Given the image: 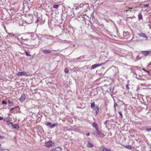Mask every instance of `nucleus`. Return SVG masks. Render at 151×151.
Segmentation results:
<instances>
[{"label":"nucleus","instance_id":"f257e3e1","mask_svg":"<svg viewBox=\"0 0 151 151\" xmlns=\"http://www.w3.org/2000/svg\"><path fill=\"white\" fill-rule=\"evenodd\" d=\"M27 35H24L20 37V39L22 40L21 41L22 43H24L25 42H26L29 39L27 38Z\"/></svg>","mask_w":151,"mask_h":151},{"label":"nucleus","instance_id":"f03ea898","mask_svg":"<svg viewBox=\"0 0 151 151\" xmlns=\"http://www.w3.org/2000/svg\"><path fill=\"white\" fill-rule=\"evenodd\" d=\"M33 19V15L32 14H29L28 16L27 17V20L28 23H30L32 22Z\"/></svg>","mask_w":151,"mask_h":151},{"label":"nucleus","instance_id":"7ed1b4c3","mask_svg":"<svg viewBox=\"0 0 151 151\" xmlns=\"http://www.w3.org/2000/svg\"><path fill=\"white\" fill-rule=\"evenodd\" d=\"M151 52V51L148 50L142 51L141 52L142 54L145 56H147L149 54H150Z\"/></svg>","mask_w":151,"mask_h":151},{"label":"nucleus","instance_id":"20e7f679","mask_svg":"<svg viewBox=\"0 0 151 151\" xmlns=\"http://www.w3.org/2000/svg\"><path fill=\"white\" fill-rule=\"evenodd\" d=\"M137 34L141 37H145L146 38L145 40H148V37L145 33H137Z\"/></svg>","mask_w":151,"mask_h":151},{"label":"nucleus","instance_id":"39448f33","mask_svg":"<svg viewBox=\"0 0 151 151\" xmlns=\"http://www.w3.org/2000/svg\"><path fill=\"white\" fill-rule=\"evenodd\" d=\"M102 65H103V63H101L99 64H95L92 65L91 67V69H93L98 67L101 66Z\"/></svg>","mask_w":151,"mask_h":151},{"label":"nucleus","instance_id":"423d86ee","mask_svg":"<svg viewBox=\"0 0 151 151\" xmlns=\"http://www.w3.org/2000/svg\"><path fill=\"white\" fill-rule=\"evenodd\" d=\"M51 151H62V148L60 147H58L51 149Z\"/></svg>","mask_w":151,"mask_h":151},{"label":"nucleus","instance_id":"0eeeda50","mask_svg":"<svg viewBox=\"0 0 151 151\" xmlns=\"http://www.w3.org/2000/svg\"><path fill=\"white\" fill-rule=\"evenodd\" d=\"M93 109L94 110L95 112V115L96 116L99 112V108L98 106L95 107Z\"/></svg>","mask_w":151,"mask_h":151},{"label":"nucleus","instance_id":"6e6552de","mask_svg":"<svg viewBox=\"0 0 151 151\" xmlns=\"http://www.w3.org/2000/svg\"><path fill=\"white\" fill-rule=\"evenodd\" d=\"M53 143L51 141H49L45 142L46 146L47 147H50L52 145Z\"/></svg>","mask_w":151,"mask_h":151},{"label":"nucleus","instance_id":"1a4fd4ad","mask_svg":"<svg viewBox=\"0 0 151 151\" xmlns=\"http://www.w3.org/2000/svg\"><path fill=\"white\" fill-rule=\"evenodd\" d=\"M17 75L18 76H23V75H25L27 76H28L26 73L25 71H23V72H19L17 74Z\"/></svg>","mask_w":151,"mask_h":151},{"label":"nucleus","instance_id":"9d476101","mask_svg":"<svg viewBox=\"0 0 151 151\" xmlns=\"http://www.w3.org/2000/svg\"><path fill=\"white\" fill-rule=\"evenodd\" d=\"M26 99V96L24 94H23L19 98V100L22 102L24 101Z\"/></svg>","mask_w":151,"mask_h":151},{"label":"nucleus","instance_id":"9b49d317","mask_svg":"<svg viewBox=\"0 0 151 151\" xmlns=\"http://www.w3.org/2000/svg\"><path fill=\"white\" fill-rule=\"evenodd\" d=\"M42 51L43 53L45 54L50 53L51 52V51L50 50L46 49L42 50Z\"/></svg>","mask_w":151,"mask_h":151},{"label":"nucleus","instance_id":"f8f14e48","mask_svg":"<svg viewBox=\"0 0 151 151\" xmlns=\"http://www.w3.org/2000/svg\"><path fill=\"white\" fill-rule=\"evenodd\" d=\"M93 145L90 142H88L87 144V146L88 147H93Z\"/></svg>","mask_w":151,"mask_h":151},{"label":"nucleus","instance_id":"ddd939ff","mask_svg":"<svg viewBox=\"0 0 151 151\" xmlns=\"http://www.w3.org/2000/svg\"><path fill=\"white\" fill-rule=\"evenodd\" d=\"M138 19L139 20H142L143 19L142 15L141 13H139L138 15Z\"/></svg>","mask_w":151,"mask_h":151},{"label":"nucleus","instance_id":"4468645a","mask_svg":"<svg viewBox=\"0 0 151 151\" xmlns=\"http://www.w3.org/2000/svg\"><path fill=\"white\" fill-rule=\"evenodd\" d=\"M12 126L13 127V128L14 129H18L19 128V127L18 125H17L16 124H14L12 125Z\"/></svg>","mask_w":151,"mask_h":151},{"label":"nucleus","instance_id":"2eb2a0df","mask_svg":"<svg viewBox=\"0 0 151 151\" xmlns=\"http://www.w3.org/2000/svg\"><path fill=\"white\" fill-rule=\"evenodd\" d=\"M114 90V88H113V89L110 88V89L109 93L111 94V96L112 97V96H113L112 93L113 92Z\"/></svg>","mask_w":151,"mask_h":151},{"label":"nucleus","instance_id":"dca6fc26","mask_svg":"<svg viewBox=\"0 0 151 151\" xmlns=\"http://www.w3.org/2000/svg\"><path fill=\"white\" fill-rule=\"evenodd\" d=\"M125 147L129 149L130 150H131L132 148L131 146L129 145H126L125 146Z\"/></svg>","mask_w":151,"mask_h":151},{"label":"nucleus","instance_id":"f3484780","mask_svg":"<svg viewBox=\"0 0 151 151\" xmlns=\"http://www.w3.org/2000/svg\"><path fill=\"white\" fill-rule=\"evenodd\" d=\"M8 104L9 106H12L13 105V102L12 101H11L9 100H8Z\"/></svg>","mask_w":151,"mask_h":151},{"label":"nucleus","instance_id":"a211bd4d","mask_svg":"<svg viewBox=\"0 0 151 151\" xmlns=\"http://www.w3.org/2000/svg\"><path fill=\"white\" fill-rule=\"evenodd\" d=\"M70 42V47H73L74 48V45H73V44H72V43L71 42ZM69 44V42H67V44Z\"/></svg>","mask_w":151,"mask_h":151},{"label":"nucleus","instance_id":"6ab92c4d","mask_svg":"<svg viewBox=\"0 0 151 151\" xmlns=\"http://www.w3.org/2000/svg\"><path fill=\"white\" fill-rule=\"evenodd\" d=\"M91 107L93 109L94 108H95V104L94 102L92 103L91 105Z\"/></svg>","mask_w":151,"mask_h":151},{"label":"nucleus","instance_id":"aec40b11","mask_svg":"<svg viewBox=\"0 0 151 151\" xmlns=\"http://www.w3.org/2000/svg\"><path fill=\"white\" fill-rule=\"evenodd\" d=\"M102 151H111L110 149H106L104 148H103L101 150Z\"/></svg>","mask_w":151,"mask_h":151},{"label":"nucleus","instance_id":"412c9836","mask_svg":"<svg viewBox=\"0 0 151 151\" xmlns=\"http://www.w3.org/2000/svg\"><path fill=\"white\" fill-rule=\"evenodd\" d=\"M92 126L93 127H98L97 124L95 122H93V123Z\"/></svg>","mask_w":151,"mask_h":151},{"label":"nucleus","instance_id":"4be33fe9","mask_svg":"<svg viewBox=\"0 0 151 151\" xmlns=\"http://www.w3.org/2000/svg\"><path fill=\"white\" fill-rule=\"evenodd\" d=\"M55 124H52V125H51L50 127V128L51 129H52V128H54L55 126Z\"/></svg>","mask_w":151,"mask_h":151},{"label":"nucleus","instance_id":"5701e85b","mask_svg":"<svg viewBox=\"0 0 151 151\" xmlns=\"http://www.w3.org/2000/svg\"><path fill=\"white\" fill-rule=\"evenodd\" d=\"M59 6V5H54L53 6V7L57 9L58 8Z\"/></svg>","mask_w":151,"mask_h":151},{"label":"nucleus","instance_id":"b1692460","mask_svg":"<svg viewBox=\"0 0 151 151\" xmlns=\"http://www.w3.org/2000/svg\"><path fill=\"white\" fill-rule=\"evenodd\" d=\"M118 105L117 104V103L116 102H114V107L115 109H116V107L118 106Z\"/></svg>","mask_w":151,"mask_h":151},{"label":"nucleus","instance_id":"393cba45","mask_svg":"<svg viewBox=\"0 0 151 151\" xmlns=\"http://www.w3.org/2000/svg\"><path fill=\"white\" fill-rule=\"evenodd\" d=\"M119 115L120 116L121 118H123V115L122 112L120 111H119Z\"/></svg>","mask_w":151,"mask_h":151},{"label":"nucleus","instance_id":"a878e982","mask_svg":"<svg viewBox=\"0 0 151 151\" xmlns=\"http://www.w3.org/2000/svg\"><path fill=\"white\" fill-rule=\"evenodd\" d=\"M129 84H127L126 86V88H127V89L128 90H129Z\"/></svg>","mask_w":151,"mask_h":151},{"label":"nucleus","instance_id":"bb28decb","mask_svg":"<svg viewBox=\"0 0 151 151\" xmlns=\"http://www.w3.org/2000/svg\"><path fill=\"white\" fill-rule=\"evenodd\" d=\"M97 134H98L99 135H100L101 134V132L100 130L98 131V132H97Z\"/></svg>","mask_w":151,"mask_h":151},{"label":"nucleus","instance_id":"cd10ccee","mask_svg":"<svg viewBox=\"0 0 151 151\" xmlns=\"http://www.w3.org/2000/svg\"><path fill=\"white\" fill-rule=\"evenodd\" d=\"M7 124L8 125H10L11 124H12V123L10 122L9 121H7Z\"/></svg>","mask_w":151,"mask_h":151},{"label":"nucleus","instance_id":"c85d7f7f","mask_svg":"<svg viewBox=\"0 0 151 151\" xmlns=\"http://www.w3.org/2000/svg\"><path fill=\"white\" fill-rule=\"evenodd\" d=\"M146 130L147 132H151V128H147Z\"/></svg>","mask_w":151,"mask_h":151},{"label":"nucleus","instance_id":"c756f323","mask_svg":"<svg viewBox=\"0 0 151 151\" xmlns=\"http://www.w3.org/2000/svg\"><path fill=\"white\" fill-rule=\"evenodd\" d=\"M46 125L47 126H51V123L50 122H48L46 124Z\"/></svg>","mask_w":151,"mask_h":151},{"label":"nucleus","instance_id":"7c9ffc66","mask_svg":"<svg viewBox=\"0 0 151 151\" xmlns=\"http://www.w3.org/2000/svg\"><path fill=\"white\" fill-rule=\"evenodd\" d=\"M2 104L6 105L7 104V102L5 101H2Z\"/></svg>","mask_w":151,"mask_h":151},{"label":"nucleus","instance_id":"2f4dec72","mask_svg":"<svg viewBox=\"0 0 151 151\" xmlns=\"http://www.w3.org/2000/svg\"><path fill=\"white\" fill-rule=\"evenodd\" d=\"M132 8H128V9L127 10H126V11H130V12H132Z\"/></svg>","mask_w":151,"mask_h":151},{"label":"nucleus","instance_id":"473e14b6","mask_svg":"<svg viewBox=\"0 0 151 151\" xmlns=\"http://www.w3.org/2000/svg\"><path fill=\"white\" fill-rule=\"evenodd\" d=\"M68 7L69 8H70V9H73V5H72L71 6H68Z\"/></svg>","mask_w":151,"mask_h":151},{"label":"nucleus","instance_id":"72a5a7b5","mask_svg":"<svg viewBox=\"0 0 151 151\" xmlns=\"http://www.w3.org/2000/svg\"><path fill=\"white\" fill-rule=\"evenodd\" d=\"M142 70H144V71H145V72H147V73H149V71H148V70H146L145 69V68H143L142 69Z\"/></svg>","mask_w":151,"mask_h":151},{"label":"nucleus","instance_id":"f704fd0d","mask_svg":"<svg viewBox=\"0 0 151 151\" xmlns=\"http://www.w3.org/2000/svg\"><path fill=\"white\" fill-rule=\"evenodd\" d=\"M109 122V120H106L104 122V124L105 125H106L107 123Z\"/></svg>","mask_w":151,"mask_h":151},{"label":"nucleus","instance_id":"c9c22d12","mask_svg":"<svg viewBox=\"0 0 151 151\" xmlns=\"http://www.w3.org/2000/svg\"><path fill=\"white\" fill-rule=\"evenodd\" d=\"M26 55L27 56H31V55L30 54H29L28 52H26Z\"/></svg>","mask_w":151,"mask_h":151},{"label":"nucleus","instance_id":"e433bc0d","mask_svg":"<svg viewBox=\"0 0 151 151\" xmlns=\"http://www.w3.org/2000/svg\"><path fill=\"white\" fill-rule=\"evenodd\" d=\"M144 7H147L149 6V4H144Z\"/></svg>","mask_w":151,"mask_h":151},{"label":"nucleus","instance_id":"4c0bfd02","mask_svg":"<svg viewBox=\"0 0 151 151\" xmlns=\"http://www.w3.org/2000/svg\"><path fill=\"white\" fill-rule=\"evenodd\" d=\"M95 129H96V131L97 132H98V131H99V129L97 127H95Z\"/></svg>","mask_w":151,"mask_h":151},{"label":"nucleus","instance_id":"58836bf2","mask_svg":"<svg viewBox=\"0 0 151 151\" xmlns=\"http://www.w3.org/2000/svg\"><path fill=\"white\" fill-rule=\"evenodd\" d=\"M39 22V20L37 19V20L35 21L36 23H38Z\"/></svg>","mask_w":151,"mask_h":151},{"label":"nucleus","instance_id":"ea45409f","mask_svg":"<svg viewBox=\"0 0 151 151\" xmlns=\"http://www.w3.org/2000/svg\"><path fill=\"white\" fill-rule=\"evenodd\" d=\"M90 133H88L86 134V135L87 136H89L90 135Z\"/></svg>","mask_w":151,"mask_h":151},{"label":"nucleus","instance_id":"a19ab883","mask_svg":"<svg viewBox=\"0 0 151 151\" xmlns=\"http://www.w3.org/2000/svg\"><path fill=\"white\" fill-rule=\"evenodd\" d=\"M3 118L1 116H0V120H3Z\"/></svg>","mask_w":151,"mask_h":151},{"label":"nucleus","instance_id":"79ce46f5","mask_svg":"<svg viewBox=\"0 0 151 151\" xmlns=\"http://www.w3.org/2000/svg\"><path fill=\"white\" fill-rule=\"evenodd\" d=\"M101 134V136L102 137H104L105 136V135L104 134Z\"/></svg>","mask_w":151,"mask_h":151},{"label":"nucleus","instance_id":"37998d69","mask_svg":"<svg viewBox=\"0 0 151 151\" xmlns=\"http://www.w3.org/2000/svg\"><path fill=\"white\" fill-rule=\"evenodd\" d=\"M64 72H65V73H66V68H65L64 69Z\"/></svg>","mask_w":151,"mask_h":151},{"label":"nucleus","instance_id":"c03bdc74","mask_svg":"<svg viewBox=\"0 0 151 151\" xmlns=\"http://www.w3.org/2000/svg\"><path fill=\"white\" fill-rule=\"evenodd\" d=\"M68 71H69L68 70H67V71H66L67 73H68Z\"/></svg>","mask_w":151,"mask_h":151},{"label":"nucleus","instance_id":"a18cd8bd","mask_svg":"<svg viewBox=\"0 0 151 151\" xmlns=\"http://www.w3.org/2000/svg\"><path fill=\"white\" fill-rule=\"evenodd\" d=\"M14 108H12V109H11V110H13Z\"/></svg>","mask_w":151,"mask_h":151},{"label":"nucleus","instance_id":"49530a36","mask_svg":"<svg viewBox=\"0 0 151 151\" xmlns=\"http://www.w3.org/2000/svg\"><path fill=\"white\" fill-rule=\"evenodd\" d=\"M94 134H97V132H95L94 133Z\"/></svg>","mask_w":151,"mask_h":151},{"label":"nucleus","instance_id":"de8ad7c7","mask_svg":"<svg viewBox=\"0 0 151 151\" xmlns=\"http://www.w3.org/2000/svg\"><path fill=\"white\" fill-rule=\"evenodd\" d=\"M78 8H79V7H77H77L76 6V9H78Z\"/></svg>","mask_w":151,"mask_h":151},{"label":"nucleus","instance_id":"09e8293b","mask_svg":"<svg viewBox=\"0 0 151 151\" xmlns=\"http://www.w3.org/2000/svg\"><path fill=\"white\" fill-rule=\"evenodd\" d=\"M80 58V57H79V58H76V59H79Z\"/></svg>","mask_w":151,"mask_h":151},{"label":"nucleus","instance_id":"8fccbe9b","mask_svg":"<svg viewBox=\"0 0 151 151\" xmlns=\"http://www.w3.org/2000/svg\"><path fill=\"white\" fill-rule=\"evenodd\" d=\"M73 49H72V52H71V53L73 52Z\"/></svg>","mask_w":151,"mask_h":151},{"label":"nucleus","instance_id":"3c124183","mask_svg":"<svg viewBox=\"0 0 151 151\" xmlns=\"http://www.w3.org/2000/svg\"><path fill=\"white\" fill-rule=\"evenodd\" d=\"M1 137H2V136H0V138H1Z\"/></svg>","mask_w":151,"mask_h":151},{"label":"nucleus","instance_id":"603ef678","mask_svg":"<svg viewBox=\"0 0 151 151\" xmlns=\"http://www.w3.org/2000/svg\"><path fill=\"white\" fill-rule=\"evenodd\" d=\"M18 39H19V40H20V39H19V38H18Z\"/></svg>","mask_w":151,"mask_h":151},{"label":"nucleus","instance_id":"864d4df0","mask_svg":"<svg viewBox=\"0 0 151 151\" xmlns=\"http://www.w3.org/2000/svg\"><path fill=\"white\" fill-rule=\"evenodd\" d=\"M29 1H30V0H29Z\"/></svg>","mask_w":151,"mask_h":151},{"label":"nucleus","instance_id":"5fc2aeb1","mask_svg":"<svg viewBox=\"0 0 151 151\" xmlns=\"http://www.w3.org/2000/svg\"><path fill=\"white\" fill-rule=\"evenodd\" d=\"M0 151H1L0 150Z\"/></svg>","mask_w":151,"mask_h":151}]
</instances>
